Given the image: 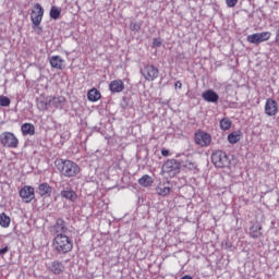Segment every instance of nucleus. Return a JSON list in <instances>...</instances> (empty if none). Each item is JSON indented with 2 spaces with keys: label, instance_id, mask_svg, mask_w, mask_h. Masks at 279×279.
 I'll list each match as a JSON object with an SVG mask.
<instances>
[{
  "label": "nucleus",
  "instance_id": "aec40b11",
  "mask_svg": "<svg viewBox=\"0 0 279 279\" xmlns=\"http://www.w3.org/2000/svg\"><path fill=\"white\" fill-rule=\"evenodd\" d=\"M88 101L95 102L101 99V93L97 88H92L87 92Z\"/></svg>",
  "mask_w": 279,
  "mask_h": 279
},
{
  "label": "nucleus",
  "instance_id": "f704fd0d",
  "mask_svg": "<svg viewBox=\"0 0 279 279\" xmlns=\"http://www.w3.org/2000/svg\"><path fill=\"white\" fill-rule=\"evenodd\" d=\"M8 252H10V247L8 246L0 248V256H4V254H8Z\"/></svg>",
  "mask_w": 279,
  "mask_h": 279
},
{
  "label": "nucleus",
  "instance_id": "f03ea898",
  "mask_svg": "<svg viewBox=\"0 0 279 279\" xmlns=\"http://www.w3.org/2000/svg\"><path fill=\"white\" fill-rule=\"evenodd\" d=\"M52 247L57 254H69L73 250V240L66 234H58L52 241Z\"/></svg>",
  "mask_w": 279,
  "mask_h": 279
},
{
  "label": "nucleus",
  "instance_id": "7ed1b4c3",
  "mask_svg": "<svg viewBox=\"0 0 279 279\" xmlns=\"http://www.w3.org/2000/svg\"><path fill=\"white\" fill-rule=\"evenodd\" d=\"M211 162L217 169L230 167V156L223 150H216L211 154Z\"/></svg>",
  "mask_w": 279,
  "mask_h": 279
},
{
  "label": "nucleus",
  "instance_id": "bb28decb",
  "mask_svg": "<svg viewBox=\"0 0 279 279\" xmlns=\"http://www.w3.org/2000/svg\"><path fill=\"white\" fill-rule=\"evenodd\" d=\"M62 11L58 7H51L50 9V19H53L54 21H58L60 19V14Z\"/></svg>",
  "mask_w": 279,
  "mask_h": 279
},
{
  "label": "nucleus",
  "instance_id": "2eb2a0df",
  "mask_svg": "<svg viewBox=\"0 0 279 279\" xmlns=\"http://www.w3.org/2000/svg\"><path fill=\"white\" fill-rule=\"evenodd\" d=\"M36 193L41 197L47 198L51 195V193H53V189L51 187V185H49V183H40L37 187Z\"/></svg>",
  "mask_w": 279,
  "mask_h": 279
},
{
  "label": "nucleus",
  "instance_id": "39448f33",
  "mask_svg": "<svg viewBox=\"0 0 279 279\" xmlns=\"http://www.w3.org/2000/svg\"><path fill=\"white\" fill-rule=\"evenodd\" d=\"M0 144L2 147L16 149V147H19V138H16V135L12 132H3L0 134Z\"/></svg>",
  "mask_w": 279,
  "mask_h": 279
},
{
  "label": "nucleus",
  "instance_id": "4be33fe9",
  "mask_svg": "<svg viewBox=\"0 0 279 279\" xmlns=\"http://www.w3.org/2000/svg\"><path fill=\"white\" fill-rule=\"evenodd\" d=\"M138 184L144 187L151 186V184H154V179L149 174H144L138 179Z\"/></svg>",
  "mask_w": 279,
  "mask_h": 279
},
{
  "label": "nucleus",
  "instance_id": "0eeeda50",
  "mask_svg": "<svg viewBox=\"0 0 279 279\" xmlns=\"http://www.w3.org/2000/svg\"><path fill=\"white\" fill-rule=\"evenodd\" d=\"M19 195L24 204H32V201L36 199V190L32 185H25L19 191Z\"/></svg>",
  "mask_w": 279,
  "mask_h": 279
},
{
  "label": "nucleus",
  "instance_id": "e433bc0d",
  "mask_svg": "<svg viewBox=\"0 0 279 279\" xmlns=\"http://www.w3.org/2000/svg\"><path fill=\"white\" fill-rule=\"evenodd\" d=\"M153 46L154 47H162V41L155 38L154 41H153Z\"/></svg>",
  "mask_w": 279,
  "mask_h": 279
},
{
  "label": "nucleus",
  "instance_id": "58836bf2",
  "mask_svg": "<svg viewBox=\"0 0 279 279\" xmlns=\"http://www.w3.org/2000/svg\"><path fill=\"white\" fill-rule=\"evenodd\" d=\"M161 156H165V157L169 156V149H162Z\"/></svg>",
  "mask_w": 279,
  "mask_h": 279
},
{
  "label": "nucleus",
  "instance_id": "f3484780",
  "mask_svg": "<svg viewBox=\"0 0 279 279\" xmlns=\"http://www.w3.org/2000/svg\"><path fill=\"white\" fill-rule=\"evenodd\" d=\"M49 62L52 69H58V71H62V69H64V59L60 56L50 57Z\"/></svg>",
  "mask_w": 279,
  "mask_h": 279
},
{
  "label": "nucleus",
  "instance_id": "a19ab883",
  "mask_svg": "<svg viewBox=\"0 0 279 279\" xmlns=\"http://www.w3.org/2000/svg\"><path fill=\"white\" fill-rule=\"evenodd\" d=\"M122 108H125V105H122Z\"/></svg>",
  "mask_w": 279,
  "mask_h": 279
},
{
  "label": "nucleus",
  "instance_id": "a211bd4d",
  "mask_svg": "<svg viewBox=\"0 0 279 279\" xmlns=\"http://www.w3.org/2000/svg\"><path fill=\"white\" fill-rule=\"evenodd\" d=\"M60 195L64 199H69V202L77 201V193H75V191H73L71 187H66V190L61 191Z\"/></svg>",
  "mask_w": 279,
  "mask_h": 279
},
{
  "label": "nucleus",
  "instance_id": "4c0bfd02",
  "mask_svg": "<svg viewBox=\"0 0 279 279\" xmlns=\"http://www.w3.org/2000/svg\"><path fill=\"white\" fill-rule=\"evenodd\" d=\"M174 88H182V82H180V81H177L175 83H174Z\"/></svg>",
  "mask_w": 279,
  "mask_h": 279
},
{
  "label": "nucleus",
  "instance_id": "9d476101",
  "mask_svg": "<svg viewBox=\"0 0 279 279\" xmlns=\"http://www.w3.org/2000/svg\"><path fill=\"white\" fill-rule=\"evenodd\" d=\"M52 234H66L69 232V227H66V221L62 218H58L56 223L51 227Z\"/></svg>",
  "mask_w": 279,
  "mask_h": 279
},
{
  "label": "nucleus",
  "instance_id": "cd10ccee",
  "mask_svg": "<svg viewBox=\"0 0 279 279\" xmlns=\"http://www.w3.org/2000/svg\"><path fill=\"white\" fill-rule=\"evenodd\" d=\"M220 128L225 132L230 130V128H232V121H230V119H228V118L220 120Z\"/></svg>",
  "mask_w": 279,
  "mask_h": 279
},
{
  "label": "nucleus",
  "instance_id": "20e7f679",
  "mask_svg": "<svg viewBox=\"0 0 279 279\" xmlns=\"http://www.w3.org/2000/svg\"><path fill=\"white\" fill-rule=\"evenodd\" d=\"M43 16H45V9L43 8V5H40V3H36L31 13L33 29H38L39 32H43V26H40V24L43 23Z\"/></svg>",
  "mask_w": 279,
  "mask_h": 279
},
{
  "label": "nucleus",
  "instance_id": "ea45409f",
  "mask_svg": "<svg viewBox=\"0 0 279 279\" xmlns=\"http://www.w3.org/2000/svg\"><path fill=\"white\" fill-rule=\"evenodd\" d=\"M122 108H125V105H122Z\"/></svg>",
  "mask_w": 279,
  "mask_h": 279
},
{
  "label": "nucleus",
  "instance_id": "b1692460",
  "mask_svg": "<svg viewBox=\"0 0 279 279\" xmlns=\"http://www.w3.org/2000/svg\"><path fill=\"white\" fill-rule=\"evenodd\" d=\"M12 219L5 213L0 214V226L1 228H10Z\"/></svg>",
  "mask_w": 279,
  "mask_h": 279
},
{
  "label": "nucleus",
  "instance_id": "c9c22d12",
  "mask_svg": "<svg viewBox=\"0 0 279 279\" xmlns=\"http://www.w3.org/2000/svg\"><path fill=\"white\" fill-rule=\"evenodd\" d=\"M275 43L279 47V25L277 26V29H276Z\"/></svg>",
  "mask_w": 279,
  "mask_h": 279
},
{
  "label": "nucleus",
  "instance_id": "393cba45",
  "mask_svg": "<svg viewBox=\"0 0 279 279\" xmlns=\"http://www.w3.org/2000/svg\"><path fill=\"white\" fill-rule=\"evenodd\" d=\"M247 43H251V45H260V37L258 35V33L248 35L246 37Z\"/></svg>",
  "mask_w": 279,
  "mask_h": 279
},
{
  "label": "nucleus",
  "instance_id": "72a5a7b5",
  "mask_svg": "<svg viewBox=\"0 0 279 279\" xmlns=\"http://www.w3.org/2000/svg\"><path fill=\"white\" fill-rule=\"evenodd\" d=\"M132 32H141V24L138 23H131Z\"/></svg>",
  "mask_w": 279,
  "mask_h": 279
},
{
  "label": "nucleus",
  "instance_id": "c756f323",
  "mask_svg": "<svg viewBox=\"0 0 279 279\" xmlns=\"http://www.w3.org/2000/svg\"><path fill=\"white\" fill-rule=\"evenodd\" d=\"M259 36V43H267L271 38V32L257 33Z\"/></svg>",
  "mask_w": 279,
  "mask_h": 279
},
{
  "label": "nucleus",
  "instance_id": "423d86ee",
  "mask_svg": "<svg viewBox=\"0 0 279 279\" xmlns=\"http://www.w3.org/2000/svg\"><path fill=\"white\" fill-rule=\"evenodd\" d=\"M181 167L182 163H180L178 159H168L162 166V171L163 173H167L169 178H174V175L180 173Z\"/></svg>",
  "mask_w": 279,
  "mask_h": 279
},
{
  "label": "nucleus",
  "instance_id": "f257e3e1",
  "mask_svg": "<svg viewBox=\"0 0 279 279\" xmlns=\"http://www.w3.org/2000/svg\"><path fill=\"white\" fill-rule=\"evenodd\" d=\"M54 166L64 178H75L80 173V166L69 159H56Z\"/></svg>",
  "mask_w": 279,
  "mask_h": 279
},
{
  "label": "nucleus",
  "instance_id": "f8f14e48",
  "mask_svg": "<svg viewBox=\"0 0 279 279\" xmlns=\"http://www.w3.org/2000/svg\"><path fill=\"white\" fill-rule=\"evenodd\" d=\"M48 271H50L51 274H54V276H60V274H64V264H62V262L60 260H53L49 264V266L47 267Z\"/></svg>",
  "mask_w": 279,
  "mask_h": 279
},
{
  "label": "nucleus",
  "instance_id": "412c9836",
  "mask_svg": "<svg viewBox=\"0 0 279 279\" xmlns=\"http://www.w3.org/2000/svg\"><path fill=\"white\" fill-rule=\"evenodd\" d=\"M260 230H263V227H260L259 225H253L250 228V236L252 239H260V236L263 235V232H260Z\"/></svg>",
  "mask_w": 279,
  "mask_h": 279
},
{
  "label": "nucleus",
  "instance_id": "ddd939ff",
  "mask_svg": "<svg viewBox=\"0 0 279 279\" xmlns=\"http://www.w3.org/2000/svg\"><path fill=\"white\" fill-rule=\"evenodd\" d=\"M202 98L208 104H217L219 101V94L213 89H207L202 94Z\"/></svg>",
  "mask_w": 279,
  "mask_h": 279
},
{
  "label": "nucleus",
  "instance_id": "6e6552de",
  "mask_svg": "<svg viewBox=\"0 0 279 279\" xmlns=\"http://www.w3.org/2000/svg\"><path fill=\"white\" fill-rule=\"evenodd\" d=\"M160 71L158 68L151 64L144 65V68L141 69V74L147 82H154V80H157Z\"/></svg>",
  "mask_w": 279,
  "mask_h": 279
},
{
  "label": "nucleus",
  "instance_id": "473e14b6",
  "mask_svg": "<svg viewBox=\"0 0 279 279\" xmlns=\"http://www.w3.org/2000/svg\"><path fill=\"white\" fill-rule=\"evenodd\" d=\"M228 8H234L236 3H239V0H226Z\"/></svg>",
  "mask_w": 279,
  "mask_h": 279
},
{
  "label": "nucleus",
  "instance_id": "6ab92c4d",
  "mask_svg": "<svg viewBox=\"0 0 279 279\" xmlns=\"http://www.w3.org/2000/svg\"><path fill=\"white\" fill-rule=\"evenodd\" d=\"M23 136H34L36 134V126L32 123H24L21 126Z\"/></svg>",
  "mask_w": 279,
  "mask_h": 279
},
{
  "label": "nucleus",
  "instance_id": "9b49d317",
  "mask_svg": "<svg viewBox=\"0 0 279 279\" xmlns=\"http://www.w3.org/2000/svg\"><path fill=\"white\" fill-rule=\"evenodd\" d=\"M265 113L268 117H276V114H278V102L271 98H268L265 104Z\"/></svg>",
  "mask_w": 279,
  "mask_h": 279
},
{
  "label": "nucleus",
  "instance_id": "2f4dec72",
  "mask_svg": "<svg viewBox=\"0 0 279 279\" xmlns=\"http://www.w3.org/2000/svg\"><path fill=\"white\" fill-rule=\"evenodd\" d=\"M10 104H11V100L8 98V96H0V106L2 108H8Z\"/></svg>",
  "mask_w": 279,
  "mask_h": 279
},
{
  "label": "nucleus",
  "instance_id": "7c9ffc66",
  "mask_svg": "<svg viewBox=\"0 0 279 279\" xmlns=\"http://www.w3.org/2000/svg\"><path fill=\"white\" fill-rule=\"evenodd\" d=\"M182 167H184L185 169H189V171H197V163L193 161H184L182 163Z\"/></svg>",
  "mask_w": 279,
  "mask_h": 279
},
{
  "label": "nucleus",
  "instance_id": "c85d7f7f",
  "mask_svg": "<svg viewBox=\"0 0 279 279\" xmlns=\"http://www.w3.org/2000/svg\"><path fill=\"white\" fill-rule=\"evenodd\" d=\"M228 141L231 145H236V143H239V141H241V135L236 134V133H230L228 135Z\"/></svg>",
  "mask_w": 279,
  "mask_h": 279
},
{
  "label": "nucleus",
  "instance_id": "1a4fd4ad",
  "mask_svg": "<svg viewBox=\"0 0 279 279\" xmlns=\"http://www.w3.org/2000/svg\"><path fill=\"white\" fill-rule=\"evenodd\" d=\"M194 140L196 145H198L199 147H208V145L213 143V137L210 136V134L204 131L196 132Z\"/></svg>",
  "mask_w": 279,
  "mask_h": 279
},
{
  "label": "nucleus",
  "instance_id": "4468645a",
  "mask_svg": "<svg viewBox=\"0 0 279 279\" xmlns=\"http://www.w3.org/2000/svg\"><path fill=\"white\" fill-rule=\"evenodd\" d=\"M48 104L50 108H64V104H66V98L64 96L49 97Z\"/></svg>",
  "mask_w": 279,
  "mask_h": 279
},
{
  "label": "nucleus",
  "instance_id": "a878e982",
  "mask_svg": "<svg viewBox=\"0 0 279 279\" xmlns=\"http://www.w3.org/2000/svg\"><path fill=\"white\" fill-rule=\"evenodd\" d=\"M37 108L40 110H49V108H51L49 105V98L38 100Z\"/></svg>",
  "mask_w": 279,
  "mask_h": 279
},
{
  "label": "nucleus",
  "instance_id": "dca6fc26",
  "mask_svg": "<svg viewBox=\"0 0 279 279\" xmlns=\"http://www.w3.org/2000/svg\"><path fill=\"white\" fill-rule=\"evenodd\" d=\"M109 90L111 93H123V90H125V83L121 80L111 81L109 84Z\"/></svg>",
  "mask_w": 279,
  "mask_h": 279
},
{
  "label": "nucleus",
  "instance_id": "5701e85b",
  "mask_svg": "<svg viewBox=\"0 0 279 279\" xmlns=\"http://www.w3.org/2000/svg\"><path fill=\"white\" fill-rule=\"evenodd\" d=\"M157 195H160L161 197H167L169 193H171V187L165 184L159 185L156 189Z\"/></svg>",
  "mask_w": 279,
  "mask_h": 279
}]
</instances>
